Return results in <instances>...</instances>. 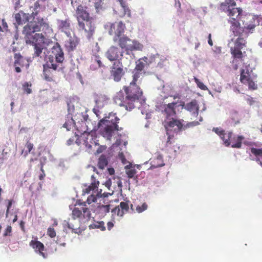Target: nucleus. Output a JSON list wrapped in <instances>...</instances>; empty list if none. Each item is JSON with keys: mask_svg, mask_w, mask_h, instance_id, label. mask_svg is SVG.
<instances>
[{"mask_svg": "<svg viewBox=\"0 0 262 262\" xmlns=\"http://www.w3.org/2000/svg\"><path fill=\"white\" fill-rule=\"evenodd\" d=\"M40 31L47 34H50L52 32L49 24L42 18H37L36 20L28 23L24 27L23 34L26 43L34 47L33 57L40 62H46L43 65V75L45 79L50 81L52 78L49 74L50 69L59 70L62 69L64 54L57 43L52 48L51 52L48 51L45 47L48 44V39L42 34L35 33Z\"/></svg>", "mask_w": 262, "mask_h": 262, "instance_id": "nucleus-1", "label": "nucleus"}, {"mask_svg": "<svg viewBox=\"0 0 262 262\" xmlns=\"http://www.w3.org/2000/svg\"><path fill=\"white\" fill-rule=\"evenodd\" d=\"M235 3L232 0H225L220 5L221 10L228 12L229 16L228 22L231 24L230 40L228 46L230 48L231 53L234 59L232 61L233 68L237 70L238 64L242 63V52L241 50L245 46L246 38L248 32L252 33L255 27V25H249L247 27H242L239 22V15L242 9L235 8Z\"/></svg>", "mask_w": 262, "mask_h": 262, "instance_id": "nucleus-2", "label": "nucleus"}, {"mask_svg": "<svg viewBox=\"0 0 262 262\" xmlns=\"http://www.w3.org/2000/svg\"><path fill=\"white\" fill-rule=\"evenodd\" d=\"M178 105L176 102H168L167 104H162L159 110L165 118L164 124L170 141V136H172L171 132H180L187 128L197 126L200 124L198 121H192L185 124L182 119H178L176 116V107Z\"/></svg>", "mask_w": 262, "mask_h": 262, "instance_id": "nucleus-3", "label": "nucleus"}, {"mask_svg": "<svg viewBox=\"0 0 262 262\" xmlns=\"http://www.w3.org/2000/svg\"><path fill=\"white\" fill-rule=\"evenodd\" d=\"M80 208L75 207L72 211L71 218L69 220L64 221L62 225L66 229L68 227L72 229L75 233L80 234L82 231L81 229V224L89 221L91 217V211L88 207H85V204L80 205Z\"/></svg>", "mask_w": 262, "mask_h": 262, "instance_id": "nucleus-4", "label": "nucleus"}, {"mask_svg": "<svg viewBox=\"0 0 262 262\" xmlns=\"http://www.w3.org/2000/svg\"><path fill=\"white\" fill-rule=\"evenodd\" d=\"M133 80L128 87H125L122 90L118 92L115 98L114 101L116 104H122L125 100L129 99L130 97L136 96L139 97L142 94V92L137 85L138 81L143 77V72L135 70L133 72Z\"/></svg>", "mask_w": 262, "mask_h": 262, "instance_id": "nucleus-5", "label": "nucleus"}, {"mask_svg": "<svg viewBox=\"0 0 262 262\" xmlns=\"http://www.w3.org/2000/svg\"><path fill=\"white\" fill-rule=\"evenodd\" d=\"M119 119L113 112L98 122L99 132L101 136L110 143L112 138H115L119 127L117 125Z\"/></svg>", "mask_w": 262, "mask_h": 262, "instance_id": "nucleus-6", "label": "nucleus"}, {"mask_svg": "<svg viewBox=\"0 0 262 262\" xmlns=\"http://www.w3.org/2000/svg\"><path fill=\"white\" fill-rule=\"evenodd\" d=\"M116 42L118 43L121 50L123 51L125 55V58L128 60L129 63L135 57L133 52L134 51H142L143 49V45L142 43L136 40H132L125 35L119 37Z\"/></svg>", "mask_w": 262, "mask_h": 262, "instance_id": "nucleus-7", "label": "nucleus"}, {"mask_svg": "<svg viewBox=\"0 0 262 262\" xmlns=\"http://www.w3.org/2000/svg\"><path fill=\"white\" fill-rule=\"evenodd\" d=\"M91 180L92 183L91 185L83 190V192L84 193L90 194L88 197L86 202H84L81 205H84L85 204V207H86V203L91 204L92 203L97 202L98 201L101 202L102 200L104 199L105 198L107 197L108 195H110L109 193L104 192L102 193V189L98 188L99 182L96 180L94 175L91 176ZM99 204H101V202H99Z\"/></svg>", "mask_w": 262, "mask_h": 262, "instance_id": "nucleus-8", "label": "nucleus"}, {"mask_svg": "<svg viewBox=\"0 0 262 262\" xmlns=\"http://www.w3.org/2000/svg\"><path fill=\"white\" fill-rule=\"evenodd\" d=\"M212 130L220 136L226 146L231 145L233 148L241 147L242 141L244 139L243 136L233 135L231 132H225L218 127H214Z\"/></svg>", "mask_w": 262, "mask_h": 262, "instance_id": "nucleus-9", "label": "nucleus"}, {"mask_svg": "<svg viewBox=\"0 0 262 262\" xmlns=\"http://www.w3.org/2000/svg\"><path fill=\"white\" fill-rule=\"evenodd\" d=\"M79 30L84 31L88 39H90L94 31V27L92 25L89 13L81 7H78L76 13Z\"/></svg>", "mask_w": 262, "mask_h": 262, "instance_id": "nucleus-10", "label": "nucleus"}, {"mask_svg": "<svg viewBox=\"0 0 262 262\" xmlns=\"http://www.w3.org/2000/svg\"><path fill=\"white\" fill-rule=\"evenodd\" d=\"M123 104H118L121 106H124L126 110L130 111L135 107H138L139 110H143L145 112H149V105L145 103V99L142 96V94L139 97L133 96L130 97L129 100L124 101Z\"/></svg>", "mask_w": 262, "mask_h": 262, "instance_id": "nucleus-11", "label": "nucleus"}, {"mask_svg": "<svg viewBox=\"0 0 262 262\" xmlns=\"http://www.w3.org/2000/svg\"><path fill=\"white\" fill-rule=\"evenodd\" d=\"M106 30H108V33L110 35H115L113 37V41L117 42L119 37L124 35L125 29V25L122 22H115L114 23H107L104 26Z\"/></svg>", "mask_w": 262, "mask_h": 262, "instance_id": "nucleus-12", "label": "nucleus"}, {"mask_svg": "<svg viewBox=\"0 0 262 262\" xmlns=\"http://www.w3.org/2000/svg\"><path fill=\"white\" fill-rule=\"evenodd\" d=\"M256 76L249 70L247 67L245 69H242L241 72V81L245 84H248L249 89L255 90L257 89V84L255 83Z\"/></svg>", "mask_w": 262, "mask_h": 262, "instance_id": "nucleus-13", "label": "nucleus"}, {"mask_svg": "<svg viewBox=\"0 0 262 262\" xmlns=\"http://www.w3.org/2000/svg\"><path fill=\"white\" fill-rule=\"evenodd\" d=\"M81 117V122L79 125V132L82 133H93V131H96L98 129H99L98 127V123L96 124V122H92L88 118L87 115L79 114Z\"/></svg>", "mask_w": 262, "mask_h": 262, "instance_id": "nucleus-14", "label": "nucleus"}, {"mask_svg": "<svg viewBox=\"0 0 262 262\" xmlns=\"http://www.w3.org/2000/svg\"><path fill=\"white\" fill-rule=\"evenodd\" d=\"M249 158L256 161L262 167V147L256 144H250L247 149Z\"/></svg>", "mask_w": 262, "mask_h": 262, "instance_id": "nucleus-15", "label": "nucleus"}, {"mask_svg": "<svg viewBox=\"0 0 262 262\" xmlns=\"http://www.w3.org/2000/svg\"><path fill=\"white\" fill-rule=\"evenodd\" d=\"M94 100L95 105L93 111L97 117H99L101 110L108 104L109 98L104 94H95L94 96Z\"/></svg>", "mask_w": 262, "mask_h": 262, "instance_id": "nucleus-16", "label": "nucleus"}, {"mask_svg": "<svg viewBox=\"0 0 262 262\" xmlns=\"http://www.w3.org/2000/svg\"><path fill=\"white\" fill-rule=\"evenodd\" d=\"M126 72L122 63L120 61L115 62L111 67V76L116 82L120 81Z\"/></svg>", "mask_w": 262, "mask_h": 262, "instance_id": "nucleus-17", "label": "nucleus"}, {"mask_svg": "<svg viewBox=\"0 0 262 262\" xmlns=\"http://www.w3.org/2000/svg\"><path fill=\"white\" fill-rule=\"evenodd\" d=\"M105 57L110 61H119L121 57L125 58L123 51L115 46H111L105 54Z\"/></svg>", "mask_w": 262, "mask_h": 262, "instance_id": "nucleus-18", "label": "nucleus"}, {"mask_svg": "<svg viewBox=\"0 0 262 262\" xmlns=\"http://www.w3.org/2000/svg\"><path fill=\"white\" fill-rule=\"evenodd\" d=\"M94 133H82L80 137V141L88 149H91L93 145H99L98 140L94 136Z\"/></svg>", "mask_w": 262, "mask_h": 262, "instance_id": "nucleus-19", "label": "nucleus"}, {"mask_svg": "<svg viewBox=\"0 0 262 262\" xmlns=\"http://www.w3.org/2000/svg\"><path fill=\"white\" fill-rule=\"evenodd\" d=\"M156 58L157 56L154 55L149 58L144 57V58L139 59L138 61L136 62V67L135 70L143 72L145 67L155 61Z\"/></svg>", "mask_w": 262, "mask_h": 262, "instance_id": "nucleus-20", "label": "nucleus"}, {"mask_svg": "<svg viewBox=\"0 0 262 262\" xmlns=\"http://www.w3.org/2000/svg\"><path fill=\"white\" fill-rule=\"evenodd\" d=\"M121 145V139H117L115 143H114L111 147V150L113 152L118 151V158L121 161L123 164H126L129 163L125 159V156L124 155L123 151L120 150H123L122 148H120V146Z\"/></svg>", "mask_w": 262, "mask_h": 262, "instance_id": "nucleus-21", "label": "nucleus"}, {"mask_svg": "<svg viewBox=\"0 0 262 262\" xmlns=\"http://www.w3.org/2000/svg\"><path fill=\"white\" fill-rule=\"evenodd\" d=\"M184 107L190 113L192 117L195 118L198 116L199 107L196 100H192L191 102L184 105Z\"/></svg>", "mask_w": 262, "mask_h": 262, "instance_id": "nucleus-22", "label": "nucleus"}, {"mask_svg": "<svg viewBox=\"0 0 262 262\" xmlns=\"http://www.w3.org/2000/svg\"><path fill=\"white\" fill-rule=\"evenodd\" d=\"M34 251L42 256L44 258L47 257V255L43 252L45 247L44 245L40 242L37 240H32L29 244Z\"/></svg>", "mask_w": 262, "mask_h": 262, "instance_id": "nucleus-23", "label": "nucleus"}, {"mask_svg": "<svg viewBox=\"0 0 262 262\" xmlns=\"http://www.w3.org/2000/svg\"><path fill=\"white\" fill-rule=\"evenodd\" d=\"M57 25L59 30L64 32L67 37L70 36L71 35V30L69 20H58Z\"/></svg>", "mask_w": 262, "mask_h": 262, "instance_id": "nucleus-24", "label": "nucleus"}, {"mask_svg": "<svg viewBox=\"0 0 262 262\" xmlns=\"http://www.w3.org/2000/svg\"><path fill=\"white\" fill-rule=\"evenodd\" d=\"M16 23L18 25H23L29 20V14L25 13L23 11H19L15 14Z\"/></svg>", "mask_w": 262, "mask_h": 262, "instance_id": "nucleus-25", "label": "nucleus"}, {"mask_svg": "<svg viewBox=\"0 0 262 262\" xmlns=\"http://www.w3.org/2000/svg\"><path fill=\"white\" fill-rule=\"evenodd\" d=\"M80 124V121L76 122L72 117H68V120L63 125V127L66 128L67 130H70L72 127L75 126V127L77 128V130L79 131Z\"/></svg>", "mask_w": 262, "mask_h": 262, "instance_id": "nucleus-26", "label": "nucleus"}, {"mask_svg": "<svg viewBox=\"0 0 262 262\" xmlns=\"http://www.w3.org/2000/svg\"><path fill=\"white\" fill-rule=\"evenodd\" d=\"M69 38L66 41L65 46L69 50H73L77 45L76 40L71 36L68 37Z\"/></svg>", "mask_w": 262, "mask_h": 262, "instance_id": "nucleus-27", "label": "nucleus"}, {"mask_svg": "<svg viewBox=\"0 0 262 262\" xmlns=\"http://www.w3.org/2000/svg\"><path fill=\"white\" fill-rule=\"evenodd\" d=\"M92 64L90 66V69L92 70H95L102 66V62L100 58L98 56H95L92 58Z\"/></svg>", "mask_w": 262, "mask_h": 262, "instance_id": "nucleus-28", "label": "nucleus"}, {"mask_svg": "<svg viewBox=\"0 0 262 262\" xmlns=\"http://www.w3.org/2000/svg\"><path fill=\"white\" fill-rule=\"evenodd\" d=\"M14 58H15V61H14V66L15 68V71L17 73H19L21 72V69H20V68L18 66L21 65V62L23 60V58L20 55H19V54L17 55L16 54L15 55Z\"/></svg>", "mask_w": 262, "mask_h": 262, "instance_id": "nucleus-29", "label": "nucleus"}, {"mask_svg": "<svg viewBox=\"0 0 262 262\" xmlns=\"http://www.w3.org/2000/svg\"><path fill=\"white\" fill-rule=\"evenodd\" d=\"M125 168L126 169V173L129 178H133L136 173V170L135 169V167H133L130 163L126 165L125 166Z\"/></svg>", "mask_w": 262, "mask_h": 262, "instance_id": "nucleus-30", "label": "nucleus"}, {"mask_svg": "<svg viewBox=\"0 0 262 262\" xmlns=\"http://www.w3.org/2000/svg\"><path fill=\"white\" fill-rule=\"evenodd\" d=\"M108 164L107 160L106 157L104 155H101L99 159L98 167L100 170H102Z\"/></svg>", "mask_w": 262, "mask_h": 262, "instance_id": "nucleus-31", "label": "nucleus"}, {"mask_svg": "<svg viewBox=\"0 0 262 262\" xmlns=\"http://www.w3.org/2000/svg\"><path fill=\"white\" fill-rule=\"evenodd\" d=\"M121 7V9L123 11V15H127L128 16H130V12L129 8L128 7L126 2L124 0H118Z\"/></svg>", "mask_w": 262, "mask_h": 262, "instance_id": "nucleus-32", "label": "nucleus"}, {"mask_svg": "<svg viewBox=\"0 0 262 262\" xmlns=\"http://www.w3.org/2000/svg\"><path fill=\"white\" fill-rule=\"evenodd\" d=\"M163 91L164 93V95H161L162 99L164 100L165 99L168 98V97L171 98L172 96L171 95V89L168 86H163Z\"/></svg>", "mask_w": 262, "mask_h": 262, "instance_id": "nucleus-33", "label": "nucleus"}, {"mask_svg": "<svg viewBox=\"0 0 262 262\" xmlns=\"http://www.w3.org/2000/svg\"><path fill=\"white\" fill-rule=\"evenodd\" d=\"M90 228H99L102 231H104L105 230V227L104 226V223L102 221L101 222H97L94 223L90 225Z\"/></svg>", "mask_w": 262, "mask_h": 262, "instance_id": "nucleus-34", "label": "nucleus"}, {"mask_svg": "<svg viewBox=\"0 0 262 262\" xmlns=\"http://www.w3.org/2000/svg\"><path fill=\"white\" fill-rule=\"evenodd\" d=\"M103 1L104 0H90V2H92L93 3H94L97 12H98L99 10L102 9V5L103 4Z\"/></svg>", "mask_w": 262, "mask_h": 262, "instance_id": "nucleus-35", "label": "nucleus"}, {"mask_svg": "<svg viewBox=\"0 0 262 262\" xmlns=\"http://www.w3.org/2000/svg\"><path fill=\"white\" fill-rule=\"evenodd\" d=\"M157 160L158 161L157 163H156V161L153 160L151 162V167H153L154 168L162 166L164 165L163 163L162 160V157L161 156H158L157 159Z\"/></svg>", "mask_w": 262, "mask_h": 262, "instance_id": "nucleus-36", "label": "nucleus"}, {"mask_svg": "<svg viewBox=\"0 0 262 262\" xmlns=\"http://www.w3.org/2000/svg\"><path fill=\"white\" fill-rule=\"evenodd\" d=\"M110 205H100L98 206V209L100 213L102 214H105L110 211Z\"/></svg>", "mask_w": 262, "mask_h": 262, "instance_id": "nucleus-37", "label": "nucleus"}, {"mask_svg": "<svg viewBox=\"0 0 262 262\" xmlns=\"http://www.w3.org/2000/svg\"><path fill=\"white\" fill-rule=\"evenodd\" d=\"M147 204L146 203H144L142 205H139L136 207V211L138 213H141L146 210L147 209Z\"/></svg>", "mask_w": 262, "mask_h": 262, "instance_id": "nucleus-38", "label": "nucleus"}, {"mask_svg": "<svg viewBox=\"0 0 262 262\" xmlns=\"http://www.w3.org/2000/svg\"><path fill=\"white\" fill-rule=\"evenodd\" d=\"M31 84H29L28 82H26L24 83V84L23 85V89L24 91L28 94L31 93L32 90L30 88V87H31Z\"/></svg>", "mask_w": 262, "mask_h": 262, "instance_id": "nucleus-39", "label": "nucleus"}, {"mask_svg": "<svg viewBox=\"0 0 262 262\" xmlns=\"http://www.w3.org/2000/svg\"><path fill=\"white\" fill-rule=\"evenodd\" d=\"M33 145L31 143H27L26 145V148L27 149L26 150H22V154H24V156H26L27 155H28V153H29L31 150H32L33 148Z\"/></svg>", "mask_w": 262, "mask_h": 262, "instance_id": "nucleus-40", "label": "nucleus"}, {"mask_svg": "<svg viewBox=\"0 0 262 262\" xmlns=\"http://www.w3.org/2000/svg\"><path fill=\"white\" fill-rule=\"evenodd\" d=\"M244 99L250 105H253L256 102L255 100L253 98L250 97L249 95L245 96Z\"/></svg>", "mask_w": 262, "mask_h": 262, "instance_id": "nucleus-41", "label": "nucleus"}, {"mask_svg": "<svg viewBox=\"0 0 262 262\" xmlns=\"http://www.w3.org/2000/svg\"><path fill=\"white\" fill-rule=\"evenodd\" d=\"M78 1L79 0H67L68 2H70L71 5L74 8L75 7L76 8V12H77L78 7H81L83 9V7L79 5Z\"/></svg>", "mask_w": 262, "mask_h": 262, "instance_id": "nucleus-42", "label": "nucleus"}, {"mask_svg": "<svg viewBox=\"0 0 262 262\" xmlns=\"http://www.w3.org/2000/svg\"><path fill=\"white\" fill-rule=\"evenodd\" d=\"M194 81L196 83L198 86L201 89L203 90H206L208 89L207 87L203 82L200 81L199 79H198V78H194Z\"/></svg>", "mask_w": 262, "mask_h": 262, "instance_id": "nucleus-43", "label": "nucleus"}, {"mask_svg": "<svg viewBox=\"0 0 262 262\" xmlns=\"http://www.w3.org/2000/svg\"><path fill=\"white\" fill-rule=\"evenodd\" d=\"M47 234L51 238H53L56 236V233L53 228L49 227L48 229Z\"/></svg>", "mask_w": 262, "mask_h": 262, "instance_id": "nucleus-44", "label": "nucleus"}, {"mask_svg": "<svg viewBox=\"0 0 262 262\" xmlns=\"http://www.w3.org/2000/svg\"><path fill=\"white\" fill-rule=\"evenodd\" d=\"M119 206L121 209L125 211H127L129 208L128 204L124 202H121Z\"/></svg>", "mask_w": 262, "mask_h": 262, "instance_id": "nucleus-45", "label": "nucleus"}, {"mask_svg": "<svg viewBox=\"0 0 262 262\" xmlns=\"http://www.w3.org/2000/svg\"><path fill=\"white\" fill-rule=\"evenodd\" d=\"M12 231V228L10 226H8L5 229V231L4 233V236H10V234Z\"/></svg>", "mask_w": 262, "mask_h": 262, "instance_id": "nucleus-46", "label": "nucleus"}, {"mask_svg": "<svg viewBox=\"0 0 262 262\" xmlns=\"http://www.w3.org/2000/svg\"><path fill=\"white\" fill-rule=\"evenodd\" d=\"M8 203V205L7 206V211H6V217H8V214H9V210H10V209L12 206V200H7Z\"/></svg>", "mask_w": 262, "mask_h": 262, "instance_id": "nucleus-47", "label": "nucleus"}, {"mask_svg": "<svg viewBox=\"0 0 262 262\" xmlns=\"http://www.w3.org/2000/svg\"><path fill=\"white\" fill-rule=\"evenodd\" d=\"M117 207H116L112 210V220L114 221L116 219V216L117 215Z\"/></svg>", "mask_w": 262, "mask_h": 262, "instance_id": "nucleus-48", "label": "nucleus"}, {"mask_svg": "<svg viewBox=\"0 0 262 262\" xmlns=\"http://www.w3.org/2000/svg\"><path fill=\"white\" fill-rule=\"evenodd\" d=\"M117 215L119 217H122L124 214V210H122L120 208L119 206H117Z\"/></svg>", "mask_w": 262, "mask_h": 262, "instance_id": "nucleus-49", "label": "nucleus"}, {"mask_svg": "<svg viewBox=\"0 0 262 262\" xmlns=\"http://www.w3.org/2000/svg\"><path fill=\"white\" fill-rule=\"evenodd\" d=\"M141 113L142 114L144 115V114H145L146 115V119H149V118H151V112H147V111L146 110L145 112L143 111V110H141Z\"/></svg>", "mask_w": 262, "mask_h": 262, "instance_id": "nucleus-50", "label": "nucleus"}, {"mask_svg": "<svg viewBox=\"0 0 262 262\" xmlns=\"http://www.w3.org/2000/svg\"><path fill=\"white\" fill-rule=\"evenodd\" d=\"M114 221L112 220V221L108 222L107 224V228L108 230H111V229L114 226Z\"/></svg>", "mask_w": 262, "mask_h": 262, "instance_id": "nucleus-51", "label": "nucleus"}, {"mask_svg": "<svg viewBox=\"0 0 262 262\" xmlns=\"http://www.w3.org/2000/svg\"><path fill=\"white\" fill-rule=\"evenodd\" d=\"M106 149L105 146H100L98 149L97 150V152L98 154L101 153L104 150Z\"/></svg>", "mask_w": 262, "mask_h": 262, "instance_id": "nucleus-52", "label": "nucleus"}, {"mask_svg": "<svg viewBox=\"0 0 262 262\" xmlns=\"http://www.w3.org/2000/svg\"><path fill=\"white\" fill-rule=\"evenodd\" d=\"M68 112L69 114H71L74 111V106L71 105L70 103H68Z\"/></svg>", "mask_w": 262, "mask_h": 262, "instance_id": "nucleus-53", "label": "nucleus"}, {"mask_svg": "<svg viewBox=\"0 0 262 262\" xmlns=\"http://www.w3.org/2000/svg\"><path fill=\"white\" fill-rule=\"evenodd\" d=\"M175 1H176L175 7L178 9V11H181V3H180V1H177L176 0H175Z\"/></svg>", "mask_w": 262, "mask_h": 262, "instance_id": "nucleus-54", "label": "nucleus"}, {"mask_svg": "<svg viewBox=\"0 0 262 262\" xmlns=\"http://www.w3.org/2000/svg\"><path fill=\"white\" fill-rule=\"evenodd\" d=\"M211 34H209V35H208V44L210 46H212L213 45V42H212V41L211 40Z\"/></svg>", "mask_w": 262, "mask_h": 262, "instance_id": "nucleus-55", "label": "nucleus"}, {"mask_svg": "<svg viewBox=\"0 0 262 262\" xmlns=\"http://www.w3.org/2000/svg\"><path fill=\"white\" fill-rule=\"evenodd\" d=\"M14 2H15V8L16 9L17 7L19 5V0H12Z\"/></svg>", "mask_w": 262, "mask_h": 262, "instance_id": "nucleus-56", "label": "nucleus"}, {"mask_svg": "<svg viewBox=\"0 0 262 262\" xmlns=\"http://www.w3.org/2000/svg\"><path fill=\"white\" fill-rule=\"evenodd\" d=\"M2 25L3 26L4 28H7L8 27L7 24L5 21V20L4 19H2Z\"/></svg>", "mask_w": 262, "mask_h": 262, "instance_id": "nucleus-57", "label": "nucleus"}, {"mask_svg": "<svg viewBox=\"0 0 262 262\" xmlns=\"http://www.w3.org/2000/svg\"><path fill=\"white\" fill-rule=\"evenodd\" d=\"M91 169H92V170L93 171H96L97 174H99L100 173V171H98L97 170V169H96V167H94V166H92V167H91Z\"/></svg>", "mask_w": 262, "mask_h": 262, "instance_id": "nucleus-58", "label": "nucleus"}, {"mask_svg": "<svg viewBox=\"0 0 262 262\" xmlns=\"http://www.w3.org/2000/svg\"><path fill=\"white\" fill-rule=\"evenodd\" d=\"M107 170L109 171L110 174H113L114 173V169L113 168H108Z\"/></svg>", "mask_w": 262, "mask_h": 262, "instance_id": "nucleus-59", "label": "nucleus"}, {"mask_svg": "<svg viewBox=\"0 0 262 262\" xmlns=\"http://www.w3.org/2000/svg\"><path fill=\"white\" fill-rule=\"evenodd\" d=\"M14 102H11V104H10V105H11V112L13 113L14 112H13V106H14Z\"/></svg>", "mask_w": 262, "mask_h": 262, "instance_id": "nucleus-60", "label": "nucleus"}, {"mask_svg": "<svg viewBox=\"0 0 262 262\" xmlns=\"http://www.w3.org/2000/svg\"><path fill=\"white\" fill-rule=\"evenodd\" d=\"M202 9L204 12V14H206L207 13V8L206 7H202Z\"/></svg>", "mask_w": 262, "mask_h": 262, "instance_id": "nucleus-61", "label": "nucleus"}, {"mask_svg": "<svg viewBox=\"0 0 262 262\" xmlns=\"http://www.w3.org/2000/svg\"><path fill=\"white\" fill-rule=\"evenodd\" d=\"M17 220V214H15L14 218L13 220V223H15Z\"/></svg>", "mask_w": 262, "mask_h": 262, "instance_id": "nucleus-62", "label": "nucleus"}, {"mask_svg": "<svg viewBox=\"0 0 262 262\" xmlns=\"http://www.w3.org/2000/svg\"><path fill=\"white\" fill-rule=\"evenodd\" d=\"M39 7V4L38 3H35L34 4V9H37Z\"/></svg>", "mask_w": 262, "mask_h": 262, "instance_id": "nucleus-63", "label": "nucleus"}, {"mask_svg": "<svg viewBox=\"0 0 262 262\" xmlns=\"http://www.w3.org/2000/svg\"><path fill=\"white\" fill-rule=\"evenodd\" d=\"M188 11L190 12H191L193 13V14H195L194 10L192 8H191L190 10L188 9Z\"/></svg>", "mask_w": 262, "mask_h": 262, "instance_id": "nucleus-64", "label": "nucleus"}]
</instances>
